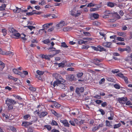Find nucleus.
Wrapping results in <instances>:
<instances>
[{"instance_id":"58","label":"nucleus","mask_w":132,"mask_h":132,"mask_svg":"<svg viewBox=\"0 0 132 132\" xmlns=\"http://www.w3.org/2000/svg\"><path fill=\"white\" fill-rule=\"evenodd\" d=\"M27 27L31 31L33 29H35V27L32 26H27Z\"/></svg>"},{"instance_id":"51","label":"nucleus","mask_w":132,"mask_h":132,"mask_svg":"<svg viewBox=\"0 0 132 132\" xmlns=\"http://www.w3.org/2000/svg\"><path fill=\"white\" fill-rule=\"evenodd\" d=\"M75 65V64L74 63H69L67 64V66L68 67H74Z\"/></svg>"},{"instance_id":"14","label":"nucleus","mask_w":132,"mask_h":132,"mask_svg":"<svg viewBox=\"0 0 132 132\" xmlns=\"http://www.w3.org/2000/svg\"><path fill=\"white\" fill-rule=\"evenodd\" d=\"M105 15L103 18H108L109 15L111 14V12L109 10H106L104 12Z\"/></svg>"},{"instance_id":"59","label":"nucleus","mask_w":132,"mask_h":132,"mask_svg":"<svg viewBox=\"0 0 132 132\" xmlns=\"http://www.w3.org/2000/svg\"><path fill=\"white\" fill-rule=\"evenodd\" d=\"M13 71L14 73L15 74H19L20 72H19L17 69H13Z\"/></svg>"},{"instance_id":"34","label":"nucleus","mask_w":132,"mask_h":132,"mask_svg":"<svg viewBox=\"0 0 132 132\" xmlns=\"http://www.w3.org/2000/svg\"><path fill=\"white\" fill-rule=\"evenodd\" d=\"M32 120L30 122L32 123V124L36 122L38 120V119L37 118L35 117L34 118H33L32 119Z\"/></svg>"},{"instance_id":"64","label":"nucleus","mask_w":132,"mask_h":132,"mask_svg":"<svg viewBox=\"0 0 132 132\" xmlns=\"http://www.w3.org/2000/svg\"><path fill=\"white\" fill-rule=\"evenodd\" d=\"M54 27H51L48 30V32H50L52 31L54 29Z\"/></svg>"},{"instance_id":"39","label":"nucleus","mask_w":132,"mask_h":132,"mask_svg":"<svg viewBox=\"0 0 132 132\" xmlns=\"http://www.w3.org/2000/svg\"><path fill=\"white\" fill-rule=\"evenodd\" d=\"M121 124L120 123H119L118 124H116L114 125L113 128L114 129L118 128L121 126Z\"/></svg>"},{"instance_id":"56","label":"nucleus","mask_w":132,"mask_h":132,"mask_svg":"<svg viewBox=\"0 0 132 132\" xmlns=\"http://www.w3.org/2000/svg\"><path fill=\"white\" fill-rule=\"evenodd\" d=\"M106 124L107 126L110 127L111 126L109 121L107 120L106 121Z\"/></svg>"},{"instance_id":"3","label":"nucleus","mask_w":132,"mask_h":132,"mask_svg":"<svg viewBox=\"0 0 132 132\" xmlns=\"http://www.w3.org/2000/svg\"><path fill=\"white\" fill-rule=\"evenodd\" d=\"M10 32L12 33L13 35L15 36L16 37V38L18 39L19 38V37L21 36L20 34V33H18L17 31L14 29L13 28H12L10 30Z\"/></svg>"},{"instance_id":"26","label":"nucleus","mask_w":132,"mask_h":132,"mask_svg":"<svg viewBox=\"0 0 132 132\" xmlns=\"http://www.w3.org/2000/svg\"><path fill=\"white\" fill-rule=\"evenodd\" d=\"M36 72L38 75H43L44 73V71H40L39 70H37Z\"/></svg>"},{"instance_id":"44","label":"nucleus","mask_w":132,"mask_h":132,"mask_svg":"<svg viewBox=\"0 0 132 132\" xmlns=\"http://www.w3.org/2000/svg\"><path fill=\"white\" fill-rule=\"evenodd\" d=\"M51 41L50 39H48L44 40L43 41V42L45 44H47L50 43Z\"/></svg>"},{"instance_id":"22","label":"nucleus","mask_w":132,"mask_h":132,"mask_svg":"<svg viewBox=\"0 0 132 132\" xmlns=\"http://www.w3.org/2000/svg\"><path fill=\"white\" fill-rule=\"evenodd\" d=\"M21 8H19L18 7H16V9L13 10V12L15 13H18L21 11Z\"/></svg>"},{"instance_id":"15","label":"nucleus","mask_w":132,"mask_h":132,"mask_svg":"<svg viewBox=\"0 0 132 132\" xmlns=\"http://www.w3.org/2000/svg\"><path fill=\"white\" fill-rule=\"evenodd\" d=\"M127 100V98L126 97H122L118 98V101L120 103H121L122 102H125Z\"/></svg>"},{"instance_id":"23","label":"nucleus","mask_w":132,"mask_h":132,"mask_svg":"<svg viewBox=\"0 0 132 132\" xmlns=\"http://www.w3.org/2000/svg\"><path fill=\"white\" fill-rule=\"evenodd\" d=\"M51 102H53L54 106L56 108H58L60 107V105L57 102H54L52 101H51Z\"/></svg>"},{"instance_id":"24","label":"nucleus","mask_w":132,"mask_h":132,"mask_svg":"<svg viewBox=\"0 0 132 132\" xmlns=\"http://www.w3.org/2000/svg\"><path fill=\"white\" fill-rule=\"evenodd\" d=\"M6 7V5L5 4H2L0 6V10L3 11L5 10V8Z\"/></svg>"},{"instance_id":"5","label":"nucleus","mask_w":132,"mask_h":132,"mask_svg":"<svg viewBox=\"0 0 132 132\" xmlns=\"http://www.w3.org/2000/svg\"><path fill=\"white\" fill-rule=\"evenodd\" d=\"M117 75L118 76L123 79L126 84H127L129 82L127 77H125L122 73H118Z\"/></svg>"},{"instance_id":"63","label":"nucleus","mask_w":132,"mask_h":132,"mask_svg":"<svg viewBox=\"0 0 132 132\" xmlns=\"http://www.w3.org/2000/svg\"><path fill=\"white\" fill-rule=\"evenodd\" d=\"M67 70L68 71H74L75 70L74 68L71 67L68 68L67 69Z\"/></svg>"},{"instance_id":"7","label":"nucleus","mask_w":132,"mask_h":132,"mask_svg":"<svg viewBox=\"0 0 132 132\" xmlns=\"http://www.w3.org/2000/svg\"><path fill=\"white\" fill-rule=\"evenodd\" d=\"M118 50L121 52L127 51L128 53L130 52L131 51L130 47L128 46H127V48H118Z\"/></svg>"},{"instance_id":"38","label":"nucleus","mask_w":132,"mask_h":132,"mask_svg":"<svg viewBox=\"0 0 132 132\" xmlns=\"http://www.w3.org/2000/svg\"><path fill=\"white\" fill-rule=\"evenodd\" d=\"M107 5L109 7H113L114 6V3L111 2H109L107 3Z\"/></svg>"},{"instance_id":"30","label":"nucleus","mask_w":132,"mask_h":132,"mask_svg":"<svg viewBox=\"0 0 132 132\" xmlns=\"http://www.w3.org/2000/svg\"><path fill=\"white\" fill-rule=\"evenodd\" d=\"M30 116L29 114L23 116V118L25 120H28V118H30Z\"/></svg>"},{"instance_id":"17","label":"nucleus","mask_w":132,"mask_h":132,"mask_svg":"<svg viewBox=\"0 0 132 132\" xmlns=\"http://www.w3.org/2000/svg\"><path fill=\"white\" fill-rule=\"evenodd\" d=\"M52 23H51L45 24L43 25V29H44V30L47 29L48 28H49V26L52 25Z\"/></svg>"},{"instance_id":"11","label":"nucleus","mask_w":132,"mask_h":132,"mask_svg":"<svg viewBox=\"0 0 132 132\" xmlns=\"http://www.w3.org/2000/svg\"><path fill=\"white\" fill-rule=\"evenodd\" d=\"M32 125V123L28 121H23L22 122V126L27 128L28 126Z\"/></svg>"},{"instance_id":"41","label":"nucleus","mask_w":132,"mask_h":132,"mask_svg":"<svg viewBox=\"0 0 132 132\" xmlns=\"http://www.w3.org/2000/svg\"><path fill=\"white\" fill-rule=\"evenodd\" d=\"M93 38H83V39L85 40V41H87V42L88 41H91L93 40Z\"/></svg>"},{"instance_id":"52","label":"nucleus","mask_w":132,"mask_h":132,"mask_svg":"<svg viewBox=\"0 0 132 132\" xmlns=\"http://www.w3.org/2000/svg\"><path fill=\"white\" fill-rule=\"evenodd\" d=\"M114 87L115 88L117 89H119L120 88V85L118 84H115L114 85Z\"/></svg>"},{"instance_id":"1","label":"nucleus","mask_w":132,"mask_h":132,"mask_svg":"<svg viewBox=\"0 0 132 132\" xmlns=\"http://www.w3.org/2000/svg\"><path fill=\"white\" fill-rule=\"evenodd\" d=\"M81 11H77L76 8L70 11L71 14L73 16L76 17L79 16L81 14Z\"/></svg>"},{"instance_id":"62","label":"nucleus","mask_w":132,"mask_h":132,"mask_svg":"<svg viewBox=\"0 0 132 132\" xmlns=\"http://www.w3.org/2000/svg\"><path fill=\"white\" fill-rule=\"evenodd\" d=\"M69 122L70 123L71 125L73 126H75V124L73 120H70L69 121Z\"/></svg>"},{"instance_id":"53","label":"nucleus","mask_w":132,"mask_h":132,"mask_svg":"<svg viewBox=\"0 0 132 132\" xmlns=\"http://www.w3.org/2000/svg\"><path fill=\"white\" fill-rule=\"evenodd\" d=\"M83 75V73L82 72H79L77 74V76L78 78H81Z\"/></svg>"},{"instance_id":"57","label":"nucleus","mask_w":132,"mask_h":132,"mask_svg":"<svg viewBox=\"0 0 132 132\" xmlns=\"http://www.w3.org/2000/svg\"><path fill=\"white\" fill-rule=\"evenodd\" d=\"M44 29L43 28L40 29L39 31V34L40 35H42L44 32Z\"/></svg>"},{"instance_id":"27","label":"nucleus","mask_w":132,"mask_h":132,"mask_svg":"<svg viewBox=\"0 0 132 132\" xmlns=\"http://www.w3.org/2000/svg\"><path fill=\"white\" fill-rule=\"evenodd\" d=\"M0 65L1 66V67L0 70H2L5 67V64L2 61H0Z\"/></svg>"},{"instance_id":"28","label":"nucleus","mask_w":132,"mask_h":132,"mask_svg":"<svg viewBox=\"0 0 132 132\" xmlns=\"http://www.w3.org/2000/svg\"><path fill=\"white\" fill-rule=\"evenodd\" d=\"M44 127L46 128L48 131L52 129V127L50 125H45Z\"/></svg>"},{"instance_id":"48","label":"nucleus","mask_w":132,"mask_h":132,"mask_svg":"<svg viewBox=\"0 0 132 132\" xmlns=\"http://www.w3.org/2000/svg\"><path fill=\"white\" fill-rule=\"evenodd\" d=\"M61 46L63 47L67 48L68 46L65 42H62L61 43Z\"/></svg>"},{"instance_id":"31","label":"nucleus","mask_w":132,"mask_h":132,"mask_svg":"<svg viewBox=\"0 0 132 132\" xmlns=\"http://www.w3.org/2000/svg\"><path fill=\"white\" fill-rule=\"evenodd\" d=\"M93 1H92L90 3H89L87 5V7H91L94 6H95L96 4L93 3Z\"/></svg>"},{"instance_id":"36","label":"nucleus","mask_w":132,"mask_h":132,"mask_svg":"<svg viewBox=\"0 0 132 132\" xmlns=\"http://www.w3.org/2000/svg\"><path fill=\"white\" fill-rule=\"evenodd\" d=\"M49 17H50V19H52L53 18H56L57 17L55 16V15L54 14H48L47 15Z\"/></svg>"},{"instance_id":"37","label":"nucleus","mask_w":132,"mask_h":132,"mask_svg":"<svg viewBox=\"0 0 132 132\" xmlns=\"http://www.w3.org/2000/svg\"><path fill=\"white\" fill-rule=\"evenodd\" d=\"M8 78L9 79H12L15 81H16L18 80V79L17 78H15L14 77L10 76H8Z\"/></svg>"},{"instance_id":"54","label":"nucleus","mask_w":132,"mask_h":132,"mask_svg":"<svg viewBox=\"0 0 132 132\" xmlns=\"http://www.w3.org/2000/svg\"><path fill=\"white\" fill-rule=\"evenodd\" d=\"M83 33L86 36H91L90 33L88 32H84Z\"/></svg>"},{"instance_id":"61","label":"nucleus","mask_w":132,"mask_h":132,"mask_svg":"<svg viewBox=\"0 0 132 132\" xmlns=\"http://www.w3.org/2000/svg\"><path fill=\"white\" fill-rule=\"evenodd\" d=\"M112 72L113 73H117L119 72V71L118 70H112Z\"/></svg>"},{"instance_id":"29","label":"nucleus","mask_w":132,"mask_h":132,"mask_svg":"<svg viewBox=\"0 0 132 132\" xmlns=\"http://www.w3.org/2000/svg\"><path fill=\"white\" fill-rule=\"evenodd\" d=\"M51 111L53 114L57 117H59V114L57 113L53 109L51 110Z\"/></svg>"},{"instance_id":"33","label":"nucleus","mask_w":132,"mask_h":132,"mask_svg":"<svg viewBox=\"0 0 132 132\" xmlns=\"http://www.w3.org/2000/svg\"><path fill=\"white\" fill-rule=\"evenodd\" d=\"M41 57L43 59H45L48 60L50 59L49 56L48 55L42 54V55Z\"/></svg>"},{"instance_id":"55","label":"nucleus","mask_w":132,"mask_h":132,"mask_svg":"<svg viewBox=\"0 0 132 132\" xmlns=\"http://www.w3.org/2000/svg\"><path fill=\"white\" fill-rule=\"evenodd\" d=\"M96 103L98 104H101L102 102L103 101L101 100H97L96 101H94Z\"/></svg>"},{"instance_id":"12","label":"nucleus","mask_w":132,"mask_h":132,"mask_svg":"<svg viewBox=\"0 0 132 132\" xmlns=\"http://www.w3.org/2000/svg\"><path fill=\"white\" fill-rule=\"evenodd\" d=\"M48 114V112L46 111H42L39 114V117L40 118H41L43 117H44L47 115Z\"/></svg>"},{"instance_id":"40","label":"nucleus","mask_w":132,"mask_h":132,"mask_svg":"<svg viewBox=\"0 0 132 132\" xmlns=\"http://www.w3.org/2000/svg\"><path fill=\"white\" fill-rule=\"evenodd\" d=\"M71 28L69 27H66L64 28H63V30L64 31H67L70 30Z\"/></svg>"},{"instance_id":"35","label":"nucleus","mask_w":132,"mask_h":132,"mask_svg":"<svg viewBox=\"0 0 132 132\" xmlns=\"http://www.w3.org/2000/svg\"><path fill=\"white\" fill-rule=\"evenodd\" d=\"M29 89L31 92H34L36 91V89L35 87L33 86H31L29 87Z\"/></svg>"},{"instance_id":"25","label":"nucleus","mask_w":132,"mask_h":132,"mask_svg":"<svg viewBox=\"0 0 132 132\" xmlns=\"http://www.w3.org/2000/svg\"><path fill=\"white\" fill-rule=\"evenodd\" d=\"M7 106H8V109L9 110H12L13 108V105L11 104H7Z\"/></svg>"},{"instance_id":"10","label":"nucleus","mask_w":132,"mask_h":132,"mask_svg":"<svg viewBox=\"0 0 132 132\" xmlns=\"http://www.w3.org/2000/svg\"><path fill=\"white\" fill-rule=\"evenodd\" d=\"M60 121L61 123H62L64 125V126L69 127L70 125L66 119L63 120H61Z\"/></svg>"},{"instance_id":"21","label":"nucleus","mask_w":132,"mask_h":132,"mask_svg":"<svg viewBox=\"0 0 132 132\" xmlns=\"http://www.w3.org/2000/svg\"><path fill=\"white\" fill-rule=\"evenodd\" d=\"M37 108L38 109L39 108H41V109L40 110V111H43V109H45V107L44 106L42 105L41 104H39V105H38L37 106Z\"/></svg>"},{"instance_id":"60","label":"nucleus","mask_w":132,"mask_h":132,"mask_svg":"<svg viewBox=\"0 0 132 132\" xmlns=\"http://www.w3.org/2000/svg\"><path fill=\"white\" fill-rule=\"evenodd\" d=\"M98 111L101 112V114L102 115H104L105 114V111L102 109H100Z\"/></svg>"},{"instance_id":"6","label":"nucleus","mask_w":132,"mask_h":132,"mask_svg":"<svg viewBox=\"0 0 132 132\" xmlns=\"http://www.w3.org/2000/svg\"><path fill=\"white\" fill-rule=\"evenodd\" d=\"M84 90V88L83 87L80 88L77 87L76 89L75 92L78 95H80V93L83 92Z\"/></svg>"},{"instance_id":"32","label":"nucleus","mask_w":132,"mask_h":132,"mask_svg":"<svg viewBox=\"0 0 132 132\" xmlns=\"http://www.w3.org/2000/svg\"><path fill=\"white\" fill-rule=\"evenodd\" d=\"M51 124V125L52 126H57L58 125V124L57 122L54 120H52Z\"/></svg>"},{"instance_id":"20","label":"nucleus","mask_w":132,"mask_h":132,"mask_svg":"<svg viewBox=\"0 0 132 132\" xmlns=\"http://www.w3.org/2000/svg\"><path fill=\"white\" fill-rule=\"evenodd\" d=\"M66 62L65 61H63L62 62L59 63L58 64L59 67L63 68L64 67L65 64Z\"/></svg>"},{"instance_id":"42","label":"nucleus","mask_w":132,"mask_h":132,"mask_svg":"<svg viewBox=\"0 0 132 132\" xmlns=\"http://www.w3.org/2000/svg\"><path fill=\"white\" fill-rule=\"evenodd\" d=\"M107 80L109 81L114 82L115 81L114 79L112 78L108 77L106 78Z\"/></svg>"},{"instance_id":"19","label":"nucleus","mask_w":132,"mask_h":132,"mask_svg":"<svg viewBox=\"0 0 132 132\" xmlns=\"http://www.w3.org/2000/svg\"><path fill=\"white\" fill-rule=\"evenodd\" d=\"M78 44L79 45H81L83 44H85L87 43V41H85L81 39H78Z\"/></svg>"},{"instance_id":"9","label":"nucleus","mask_w":132,"mask_h":132,"mask_svg":"<svg viewBox=\"0 0 132 132\" xmlns=\"http://www.w3.org/2000/svg\"><path fill=\"white\" fill-rule=\"evenodd\" d=\"M53 76L56 80L63 79L59 74L57 73H53Z\"/></svg>"},{"instance_id":"43","label":"nucleus","mask_w":132,"mask_h":132,"mask_svg":"<svg viewBox=\"0 0 132 132\" xmlns=\"http://www.w3.org/2000/svg\"><path fill=\"white\" fill-rule=\"evenodd\" d=\"M21 35H22L24 37L20 36V38H21L24 41V42L27 40L26 38L25 37L26 36V35L23 34H22Z\"/></svg>"},{"instance_id":"47","label":"nucleus","mask_w":132,"mask_h":132,"mask_svg":"<svg viewBox=\"0 0 132 132\" xmlns=\"http://www.w3.org/2000/svg\"><path fill=\"white\" fill-rule=\"evenodd\" d=\"M118 35L119 36L124 37L126 36V33L123 32H119L118 33Z\"/></svg>"},{"instance_id":"16","label":"nucleus","mask_w":132,"mask_h":132,"mask_svg":"<svg viewBox=\"0 0 132 132\" xmlns=\"http://www.w3.org/2000/svg\"><path fill=\"white\" fill-rule=\"evenodd\" d=\"M98 47V51H99L100 52H101L103 51H106V49L104 48L102 46L100 45L97 46Z\"/></svg>"},{"instance_id":"4","label":"nucleus","mask_w":132,"mask_h":132,"mask_svg":"<svg viewBox=\"0 0 132 132\" xmlns=\"http://www.w3.org/2000/svg\"><path fill=\"white\" fill-rule=\"evenodd\" d=\"M5 103L6 104H9L15 105L17 103L16 101L11 99H9L7 98L5 100Z\"/></svg>"},{"instance_id":"2","label":"nucleus","mask_w":132,"mask_h":132,"mask_svg":"<svg viewBox=\"0 0 132 132\" xmlns=\"http://www.w3.org/2000/svg\"><path fill=\"white\" fill-rule=\"evenodd\" d=\"M65 81L63 79H62L60 80H56L54 81L53 83L51 82V85L53 86L52 87H54L56 86H58L59 84H61V82H64Z\"/></svg>"},{"instance_id":"46","label":"nucleus","mask_w":132,"mask_h":132,"mask_svg":"<svg viewBox=\"0 0 132 132\" xmlns=\"http://www.w3.org/2000/svg\"><path fill=\"white\" fill-rule=\"evenodd\" d=\"M9 128L13 132H16V131L15 128L13 126H10L9 127Z\"/></svg>"},{"instance_id":"18","label":"nucleus","mask_w":132,"mask_h":132,"mask_svg":"<svg viewBox=\"0 0 132 132\" xmlns=\"http://www.w3.org/2000/svg\"><path fill=\"white\" fill-rule=\"evenodd\" d=\"M111 44V43L110 42H105L103 43V45L104 46L108 48L110 47Z\"/></svg>"},{"instance_id":"50","label":"nucleus","mask_w":132,"mask_h":132,"mask_svg":"<svg viewBox=\"0 0 132 132\" xmlns=\"http://www.w3.org/2000/svg\"><path fill=\"white\" fill-rule=\"evenodd\" d=\"M2 32L3 34V35L4 36L7 34L6 30L5 29L2 30Z\"/></svg>"},{"instance_id":"49","label":"nucleus","mask_w":132,"mask_h":132,"mask_svg":"<svg viewBox=\"0 0 132 132\" xmlns=\"http://www.w3.org/2000/svg\"><path fill=\"white\" fill-rule=\"evenodd\" d=\"M116 39L117 40L120 41H123L124 40V39L123 38L120 37H117Z\"/></svg>"},{"instance_id":"13","label":"nucleus","mask_w":132,"mask_h":132,"mask_svg":"<svg viewBox=\"0 0 132 132\" xmlns=\"http://www.w3.org/2000/svg\"><path fill=\"white\" fill-rule=\"evenodd\" d=\"M90 16L91 19H94L98 18L99 15L98 14L94 13L90 15Z\"/></svg>"},{"instance_id":"8","label":"nucleus","mask_w":132,"mask_h":132,"mask_svg":"<svg viewBox=\"0 0 132 132\" xmlns=\"http://www.w3.org/2000/svg\"><path fill=\"white\" fill-rule=\"evenodd\" d=\"M65 22L63 21H61L59 23L56 25V27L58 28L59 29L60 28H61L63 26H65Z\"/></svg>"},{"instance_id":"45","label":"nucleus","mask_w":132,"mask_h":132,"mask_svg":"<svg viewBox=\"0 0 132 132\" xmlns=\"http://www.w3.org/2000/svg\"><path fill=\"white\" fill-rule=\"evenodd\" d=\"M13 96L16 98L18 99L19 100H21L22 99V98L19 95H13Z\"/></svg>"}]
</instances>
